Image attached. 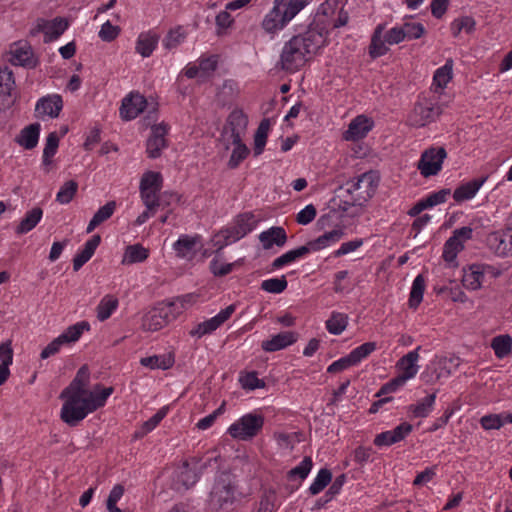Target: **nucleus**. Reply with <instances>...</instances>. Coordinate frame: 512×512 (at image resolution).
<instances>
[{"mask_svg":"<svg viewBox=\"0 0 512 512\" xmlns=\"http://www.w3.org/2000/svg\"><path fill=\"white\" fill-rule=\"evenodd\" d=\"M475 20L470 16H464L455 19L451 24V30L454 36H458L462 30L471 32L475 27Z\"/></svg>","mask_w":512,"mask_h":512,"instance_id":"obj_58","label":"nucleus"},{"mask_svg":"<svg viewBox=\"0 0 512 512\" xmlns=\"http://www.w3.org/2000/svg\"><path fill=\"white\" fill-rule=\"evenodd\" d=\"M484 275L481 273L478 264H472L469 269L464 271L462 283L470 290H478L483 282Z\"/></svg>","mask_w":512,"mask_h":512,"instance_id":"obj_38","label":"nucleus"},{"mask_svg":"<svg viewBox=\"0 0 512 512\" xmlns=\"http://www.w3.org/2000/svg\"><path fill=\"white\" fill-rule=\"evenodd\" d=\"M378 186V177L373 171L365 172L358 177L348 180L339 188L343 205L339 207L348 211L351 206L364 205L375 193Z\"/></svg>","mask_w":512,"mask_h":512,"instance_id":"obj_2","label":"nucleus"},{"mask_svg":"<svg viewBox=\"0 0 512 512\" xmlns=\"http://www.w3.org/2000/svg\"><path fill=\"white\" fill-rule=\"evenodd\" d=\"M42 216L43 210L40 207H34L28 211L25 217L20 221L19 225L16 227V233L25 234L30 232L40 222Z\"/></svg>","mask_w":512,"mask_h":512,"instance_id":"obj_34","label":"nucleus"},{"mask_svg":"<svg viewBox=\"0 0 512 512\" xmlns=\"http://www.w3.org/2000/svg\"><path fill=\"white\" fill-rule=\"evenodd\" d=\"M413 430V426L408 422H403L393 430H388L377 434L374 438V445L377 447L391 446L404 440Z\"/></svg>","mask_w":512,"mask_h":512,"instance_id":"obj_17","label":"nucleus"},{"mask_svg":"<svg viewBox=\"0 0 512 512\" xmlns=\"http://www.w3.org/2000/svg\"><path fill=\"white\" fill-rule=\"evenodd\" d=\"M481 426L485 430L500 429L504 425L503 416L500 414L485 415L480 419Z\"/></svg>","mask_w":512,"mask_h":512,"instance_id":"obj_64","label":"nucleus"},{"mask_svg":"<svg viewBox=\"0 0 512 512\" xmlns=\"http://www.w3.org/2000/svg\"><path fill=\"white\" fill-rule=\"evenodd\" d=\"M384 28V24H379L372 34L371 43L369 46V55L372 59L383 56L388 52V47L385 45L387 42L385 39H382Z\"/></svg>","mask_w":512,"mask_h":512,"instance_id":"obj_31","label":"nucleus"},{"mask_svg":"<svg viewBox=\"0 0 512 512\" xmlns=\"http://www.w3.org/2000/svg\"><path fill=\"white\" fill-rule=\"evenodd\" d=\"M199 240L198 236L191 237L188 235L181 236L173 245L174 250L176 251L177 256L185 258L189 255L194 254L195 246L197 241Z\"/></svg>","mask_w":512,"mask_h":512,"instance_id":"obj_40","label":"nucleus"},{"mask_svg":"<svg viewBox=\"0 0 512 512\" xmlns=\"http://www.w3.org/2000/svg\"><path fill=\"white\" fill-rule=\"evenodd\" d=\"M332 480V473L327 468H322L318 472L313 483L309 487V492L312 495L319 494Z\"/></svg>","mask_w":512,"mask_h":512,"instance_id":"obj_52","label":"nucleus"},{"mask_svg":"<svg viewBox=\"0 0 512 512\" xmlns=\"http://www.w3.org/2000/svg\"><path fill=\"white\" fill-rule=\"evenodd\" d=\"M162 176L159 172L148 171L144 173L140 181V191H160L162 188Z\"/></svg>","mask_w":512,"mask_h":512,"instance_id":"obj_45","label":"nucleus"},{"mask_svg":"<svg viewBox=\"0 0 512 512\" xmlns=\"http://www.w3.org/2000/svg\"><path fill=\"white\" fill-rule=\"evenodd\" d=\"M298 334L293 331L280 332L272 336L271 339L264 340L261 343V348L265 352H275L294 344L297 341Z\"/></svg>","mask_w":512,"mask_h":512,"instance_id":"obj_20","label":"nucleus"},{"mask_svg":"<svg viewBox=\"0 0 512 512\" xmlns=\"http://www.w3.org/2000/svg\"><path fill=\"white\" fill-rule=\"evenodd\" d=\"M120 31H121V29L119 26L113 25L109 20H107L101 26V29H100L98 35L102 41L111 42L118 37V35L120 34Z\"/></svg>","mask_w":512,"mask_h":512,"instance_id":"obj_62","label":"nucleus"},{"mask_svg":"<svg viewBox=\"0 0 512 512\" xmlns=\"http://www.w3.org/2000/svg\"><path fill=\"white\" fill-rule=\"evenodd\" d=\"M175 363L174 354L169 352L162 355H153L140 359V364L151 369L167 370Z\"/></svg>","mask_w":512,"mask_h":512,"instance_id":"obj_29","label":"nucleus"},{"mask_svg":"<svg viewBox=\"0 0 512 512\" xmlns=\"http://www.w3.org/2000/svg\"><path fill=\"white\" fill-rule=\"evenodd\" d=\"M264 417L260 414L248 413L228 428L229 435L238 440L248 441L255 437L263 428Z\"/></svg>","mask_w":512,"mask_h":512,"instance_id":"obj_7","label":"nucleus"},{"mask_svg":"<svg viewBox=\"0 0 512 512\" xmlns=\"http://www.w3.org/2000/svg\"><path fill=\"white\" fill-rule=\"evenodd\" d=\"M100 242H101V237H100V235L96 234V235H93L91 237V239H89L85 243L83 250L80 253H78L73 259V270L74 271L80 270V268L91 259V257L95 253V250L99 246Z\"/></svg>","mask_w":512,"mask_h":512,"instance_id":"obj_27","label":"nucleus"},{"mask_svg":"<svg viewBox=\"0 0 512 512\" xmlns=\"http://www.w3.org/2000/svg\"><path fill=\"white\" fill-rule=\"evenodd\" d=\"M168 125L160 123L151 127V135L146 142V152L149 158L156 159L161 156V152L168 146L166 135L168 134Z\"/></svg>","mask_w":512,"mask_h":512,"instance_id":"obj_11","label":"nucleus"},{"mask_svg":"<svg viewBox=\"0 0 512 512\" xmlns=\"http://www.w3.org/2000/svg\"><path fill=\"white\" fill-rule=\"evenodd\" d=\"M235 266V263H221L220 260L215 257L210 261L209 269L210 272L216 277H223L228 275Z\"/></svg>","mask_w":512,"mask_h":512,"instance_id":"obj_61","label":"nucleus"},{"mask_svg":"<svg viewBox=\"0 0 512 512\" xmlns=\"http://www.w3.org/2000/svg\"><path fill=\"white\" fill-rule=\"evenodd\" d=\"M313 467V461L310 456H305L299 465L287 472V478L294 480L299 478L301 481L306 479Z\"/></svg>","mask_w":512,"mask_h":512,"instance_id":"obj_48","label":"nucleus"},{"mask_svg":"<svg viewBox=\"0 0 512 512\" xmlns=\"http://www.w3.org/2000/svg\"><path fill=\"white\" fill-rule=\"evenodd\" d=\"M345 481V474L338 475L332 482L329 489L326 491L325 495L315 502L313 509L319 510L323 508L327 503H329L337 494L340 493Z\"/></svg>","mask_w":512,"mask_h":512,"instance_id":"obj_37","label":"nucleus"},{"mask_svg":"<svg viewBox=\"0 0 512 512\" xmlns=\"http://www.w3.org/2000/svg\"><path fill=\"white\" fill-rule=\"evenodd\" d=\"M198 478L195 469L190 467L188 461H184L175 471L174 486L177 490L181 488L187 490L198 481Z\"/></svg>","mask_w":512,"mask_h":512,"instance_id":"obj_23","label":"nucleus"},{"mask_svg":"<svg viewBox=\"0 0 512 512\" xmlns=\"http://www.w3.org/2000/svg\"><path fill=\"white\" fill-rule=\"evenodd\" d=\"M259 240L264 249L268 250L273 245L284 246L287 241V234L283 227L273 226L259 235Z\"/></svg>","mask_w":512,"mask_h":512,"instance_id":"obj_25","label":"nucleus"},{"mask_svg":"<svg viewBox=\"0 0 512 512\" xmlns=\"http://www.w3.org/2000/svg\"><path fill=\"white\" fill-rule=\"evenodd\" d=\"M64 401L60 418L61 420L71 427L77 426L88 415L80 405V398L64 397Z\"/></svg>","mask_w":512,"mask_h":512,"instance_id":"obj_13","label":"nucleus"},{"mask_svg":"<svg viewBox=\"0 0 512 512\" xmlns=\"http://www.w3.org/2000/svg\"><path fill=\"white\" fill-rule=\"evenodd\" d=\"M235 499V486L231 474L222 472L217 478L210 492L209 505L214 510L232 504Z\"/></svg>","mask_w":512,"mask_h":512,"instance_id":"obj_5","label":"nucleus"},{"mask_svg":"<svg viewBox=\"0 0 512 512\" xmlns=\"http://www.w3.org/2000/svg\"><path fill=\"white\" fill-rule=\"evenodd\" d=\"M149 256V250L141 244L128 245L125 248L122 264L130 265L144 262Z\"/></svg>","mask_w":512,"mask_h":512,"instance_id":"obj_35","label":"nucleus"},{"mask_svg":"<svg viewBox=\"0 0 512 512\" xmlns=\"http://www.w3.org/2000/svg\"><path fill=\"white\" fill-rule=\"evenodd\" d=\"M403 32L405 33V39L414 40L419 39L425 33V28L421 23L416 22H405L402 25Z\"/></svg>","mask_w":512,"mask_h":512,"instance_id":"obj_60","label":"nucleus"},{"mask_svg":"<svg viewBox=\"0 0 512 512\" xmlns=\"http://www.w3.org/2000/svg\"><path fill=\"white\" fill-rule=\"evenodd\" d=\"M491 347L498 358H505L511 353L512 337L508 334L498 335L492 339Z\"/></svg>","mask_w":512,"mask_h":512,"instance_id":"obj_41","label":"nucleus"},{"mask_svg":"<svg viewBox=\"0 0 512 512\" xmlns=\"http://www.w3.org/2000/svg\"><path fill=\"white\" fill-rule=\"evenodd\" d=\"M309 3L310 0H274L272 10L262 21L263 29L268 33L282 29Z\"/></svg>","mask_w":512,"mask_h":512,"instance_id":"obj_3","label":"nucleus"},{"mask_svg":"<svg viewBox=\"0 0 512 512\" xmlns=\"http://www.w3.org/2000/svg\"><path fill=\"white\" fill-rule=\"evenodd\" d=\"M249 149L246 145H238L234 147L230 159L228 161V167L235 169L239 164L248 156Z\"/></svg>","mask_w":512,"mask_h":512,"instance_id":"obj_63","label":"nucleus"},{"mask_svg":"<svg viewBox=\"0 0 512 512\" xmlns=\"http://www.w3.org/2000/svg\"><path fill=\"white\" fill-rule=\"evenodd\" d=\"M185 39V33L181 27H177L169 31L165 39L163 40L164 47L166 49H173L182 43Z\"/></svg>","mask_w":512,"mask_h":512,"instance_id":"obj_59","label":"nucleus"},{"mask_svg":"<svg viewBox=\"0 0 512 512\" xmlns=\"http://www.w3.org/2000/svg\"><path fill=\"white\" fill-rule=\"evenodd\" d=\"M144 205L148 210H154L159 206H168L169 202L166 201V197H176V193L164 192L160 196H157L158 191H140Z\"/></svg>","mask_w":512,"mask_h":512,"instance_id":"obj_33","label":"nucleus"},{"mask_svg":"<svg viewBox=\"0 0 512 512\" xmlns=\"http://www.w3.org/2000/svg\"><path fill=\"white\" fill-rule=\"evenodd\" d=\"M59 146V137L56 132H51L46 138V144L43 150L42 162L48 166L52 163V157L57 153Z\"/></svg>","mask_w":512,"mask_h":512,"instance_id":"obj_49","label":"nucleus"},{"mask_svg":"<svg viewBox=\"0 0 512 512\" xmlns=\"http://www.w3.org/2000/svg\"><path fill=\"white\" fill-rule=\"evenodd\" d=\"M78 191V183L74 180L66 181L56 194V201L60 204H68Z\"/></svg>","mask_w":512,"mask_h":512,"instance_id":"obj_50","label":"nucleus"},{"mask_svg":"<svg viewBox=\"0 0 512 512\" xmlns=\"http://www.w3.org/2000/svg\"><path fill=\"white\" fill-rule=\"evenodd\" d=\"M420 349L421 346H418L415 350L401 357L396 364V367L401 371L399 375L406 381L413 378L419 370L417 362L419 360Z\"/></svg>","mask_w":512,"mask_h":512,"instance_id":"obj_22","label":"nucleus"},{"mask_svg":"<svg viewBox=\"0 0 512 512\" xmlns=\"http://www.w3.org/2000/svg\"><path fill=\"white\" fill-rule=\"evenodd\" d=\"M159 36L152 32L141 33L136 42V51L142 57H149L157 46Z\"/></svg>","mask_w":512,"mask_h":512,"instance_id":"obj_32","label":"nucleus"},{"mask_svg":"<svg viewBox=\"0 0 512 512\" xmlns=\"http://www.w3.org/2000/svg\"><path fill=\"white\" fill-rule=\"evenodd\" d=\"M248 124L247 116L241 110L232 111L227 120L229 130H245ZM227 128H225V131Z\"/></svg>","mask_w":512,"mask_h":512,"instance_id":"obj_55","label":"nucleus"},{"mask_svg":"<svg viewBox=\"0 0 512 512\" xmlns=\"http://www.w3.org/2000/svg\"><path fill=\"white\" fill-rule=\"evenodd\" d=\"M256 224L257 220L253 213L246 212L238 215L235 219L233 227L219 232L218 237H222L224 242L221 243L217 253H219V251L229 243L235 242L246 236L256 227Z\"/></svg>","mask_w":512,"mask_h":512,"instance_id":"obj_8","label":"nucleus"},{"mask_svg":"<svg viewBox=\"0 0 512 512\" xmlns=\"http://www.w3.org/2000/svg\"><path fill=\"white\" fill-rule=\"evenodd\" d=\"M435 399H436V394L435 393L430 394V395L426 396L424 399H422L421 401H419L417 404L410 405L409 411L412 412V414L416 418L427 417L433 409Z\"/></svg>","mask_w":512,"mask_h":512,"instance_id":"obj_42","label":"nucleus"},{"mask_svg":"<svg viewBox=\"0 0 512 512\" xmlns=\"http://www.w3.org/2000/svg\"><path fill=\"white\" fill-rule=\"evenodd\" d=\"M373 127V121L364 115H359L351 121L344 138L348 141H356L364 138Z\"/></svg>","mask_w":512,"mask_h":512,"instance_id":"obj_19","label":"nucleus"},{"mask_svg":"<svg viewBox=\"0 0 512 512\" xmlns=\"http://www.w3.org/2000/svg\"><path fill=\"white\" fill-rule=\"evenodd\" d=\"M442 113V108L438 102L431 99H419L412 111L409 113L407 122L413 127H424L434 122Z\"/></svg>","mask_w":512,"mask_h":512,"instance_id":"obj_6","label":"nucleus"},{"mask_svg":"<svg viewBox=\"0 0 512 512\" xmlns=\"http://www.w3.org/2000/svg\"><path fill=\"white\" fill-rule=\"evenodd\" d=\"M425 290V279L423 275L419 274L413 281L410 297H409V307L412 309H416L419 304L422 302L423 294Z\"/></svg>","mask_w":512,"mask_h":512,"instance_id":"obj_43","label":"nucleus"},{"mask_svg":"<svg viewBox=\"0 0 512 512\" xmlns=\"http://www.w3.org/2000/svg\"><path fill=\"white\" fill-rule=\"evenodd\" d=\"M447 157L444 147H431L422 152L420 160L417 163V169L425 178L437 175L442 164Z\"/></svg>","mask_w":512,"mask_h":512,"instance_id":"obj_10","label":"nucleus"},{"mask_svg":"<svg viewBox=\"0 0 512 512\" xmlns=\"http://www.w3.org/2000/svg\"><path fill=\"white\" fill-rule=\"evenodd\" d=\"M328 11L325 4H321L320 7L317 10V13L314 16L313 21L309 24L307 30H318V32H321L324 43L326 44L327 35H328Z\"/></svg>","mask_w":512,"mask_h":512,"instance_id":"obj_39","label":"nucleus"},{"mask_svg":"<svg viewBox=\"0 0 512 512\" xmlns=\"http://www.w3.org/2000/svg\"><path fill=\"white\" fill-rule=\"evenodd\" d=\"M235 309V304L227 306L225 309L221 310L216 316L202 323H199L195 329L190 331V334L192 336H197L200 338L206 334L212 333L231 317Z\"/></svg>","mask_w":512,"mask_h":512,"instance_id":"obj_15","label":"nucleus"},{"mask_svg":"<svg viewBox=\"0 0 512 512\" xmlns=\"http://www.w3.org/2000/svg\"><path fill=\"white\" fill-rule=\"evenodd\" d=\"M288 282L286 277L282 275L279 278H270L262 281L261 289L273 294H280L287 288Z\"/></svg>","mask_w":512,"mask_h":512,"instance_id":"obj_53","label":"nucleus"},{"mask_svg":"<svg viewBox=\"0 0 512 512\" xmlns=\"http://www.w3.org/2000/svg\"><path fill=\"white\" fill-rule=\"evenodd\" d=\"M452 78V60H448L444 66L438 68L435 71L433 81L434 84L440 88H443Z\"/></svg>","mask_w":512,"mask_h":512,"instance_id":"obj_54","label":"nucleus"},{"mask_svg":"<svg viewBox=\"0 0 512 512\" xmlns=\"http://www.w3.org/2000/svg\"><path fill=\"white\" fill-rule=\"evenodd\" d=\"M324 45L321 32L317 29L306 30L285 43L279 65L285 71L295 72L305 65L308 55L316 53Z\"/></svg>","mask_w":512,"mask_h":512,"instance_id":"obj_1","label":"nucleus"},{"mask_svg":"<svg viewBox=\"0 0 512 512\" xmlns=\"http://www.w3.org/2000/svg\"><path fill=\"white\" fill-rule=\"evenodd\" d=\"M464 249V244L462 241L456 239V237L451 236L444 244L443 248V259L446 262H453L456 260L457 254Z\"/></svg>","mask_w":512,"mask_h":512,"instance_id":"obj_51","label":"nucleus"},{"mask_svg":"<svg viewBox=\"0 0 512 512\" xmlns=\"http://www.w3.org/2000/svg\"><path fill=\"white\" fill-rule=\"evenodd\" d=\"M239 382L243 389L255 390L257 388H264L266 386L263 379L257 377V372H248L245 375L240 376Z\"/></svg>","mask_w":512,"mask_h":512,"instance_id":"obj_57","label":"nucleus"},{"mask_svg":"<svg viewBox=\"0 0 512 512\" xmlns=\"http://www.w3.org/2000/svg\"><path fill=\"white\" fill-rule=\"evenodd\" d=\"M376 343L375 342H366L355 349H353L349 355L354 361V363L357 365L360 363L363 359L367 358L373 351L376 350Z\"/></svg>","mask_w":512,"mask_h":512,"instance_id":"obj_56","label":"nucleus"},{"mask_svg":"<svg viewBox=\"0 0 512 512\" xmlns=\"http://www.w3.org/2000/svg\"><path fill=\"white\" fill-rule=\"evenodd\" d=\"M486 180L487 176L475 178L471 181L460 184L453 192V199L457 203H462L472 199L486 182Z\"/></svg>","mask_w":512,"mask_h":512,"instance_id":"obj_24","label":"nucleus"},{"mask_svg":"<svg viewBox=\"0 0 512 512\" xmlns=\"http://www.w3.org/2000/svg\"><path fill=\"white\" fill-rule=\"evenodd\" d=\"M505 231H494L486 238L487 246L497 256L505 257L510 253Z\"/></svg>","mask_w":512,"mask_h":512,"instance_id":"obj_28","label":"nucleus"},{"mask_svg":"<svg viewBox=\"0 0 512 512\" xmlns=\"http://www.w3.org/2000/svg\"><path fill=\"white\" fill-rule=\"evenodd\" d=\"M11 58L9 61L13 65L34 68L37 60L34 58L32 48L29 44H14L10 50Z\"/></svg>","mask_w":512,"mask_h":512,"instance_id":"obj_18","label":"nucleus"},{"mask_svg":"<svg viewBox=\"0 0 512 512\" xmlns=\"http://www.w3.org/2000/svg\"><path fill=\"white\" fill-rule=\"evenodd\" d=\"M113 391V387L102 388L100 384H96L92 391H87L86 395L80 396V405L87 414L92 413L105 405Z\"/></svg>","mask_w":512,"mask_h":512,"instance_id":"obj_12","label":"nucleus"},{"mask_svg":"<svg viewBox=\"0 0 512 512\" xmlns=\"http://www.w3.org/2000/svg\"><path fill=\"white\" fill-rule=\"evenodd\" d=\"M68 21L62 17H56L51 21L45 20L44 42L49 43L58 39L68 28Z\"/></svg>","mask_w":512,"mask_h":512,"instance_id":"obj_30","label":"nucleus"},{"mask_svg":"<svg viewBox=\"0 0 512 512\" xmlns=\"http://www.w3.org/2000/svg\"><path fill=\"white\" fill-rule=\"evenodd\" d=\"M115 209V201H109L104 206L100 207L90 220L86 232L91 233L97 226L108 220L113 215Z\"/></svg>","mask_w":512,"mask_h":512,"instance_id":"obj_36","label":"nucleus"},{"mask_svg":"<svg viewBox=\"0 0 512 512\" xmlns=\"http://www.w3.org/2000/svg\"><path fill=\"white\" fill-rule=\"evenodd\" d=\"M63 107V101L60 95H48L38 100L35 106V111L39 115L50 116L51 118L58 117Z\"/></svg>","mask_w":512,"mask_h":512,"instance_id":"obj_21","label":"nucleus"},{"mask_svg":"<svg viewBox=\"0 0 512 512\" xmlns=\"http://www.w3.org/2000/svg\"><path fill=\"white\" fill-rule=\"evenodd\" d=\"M90 373L87 365H83L79 368L74 379L70 384L62 390L59 398L67 396L80 398V396L86 395L89 384Z\"/></svg>","mask_w":512,"mask_h":512,"instance_id":"obj_16","label":"nucleus"},{"mask_svg":"<svg viewBox=\"0 0 512 512\" xmlns=\"http://www.w3.org/2000/svg\"><path fill=\"white\" fill-rule=\"evenodd\" d=\"M90 330V324L87 321H80L74 325L69 326L61 335L50 342L41 352L42 359H47L50 356L59 352L64 344H70L78 341L84 331Z\"/></svg>","mask_w":512,"mask_h":512,"instance_id":"obj_9","label":"nucleus"},{"mask_svg":"<svg viewBox=\"0 0 512 512\" xmlns=\"http://www.w3.org/2000/svg\"><path fill=\"white\" fill-rule=\"evenodd\" d=\"M348 316L343 313L333 312L326 321V328L333 335L341 334L347 327Z\"/></svg>","mask_w":512,"mask_h":512,"instance_id":"obj_46","label":"nucleus"},{"mask_svg":"<svg viewBox=\"0 0 512 512\" xmlns=\"http://www.w3.org/2000/svg\"><path fill=\"white\" fill-rule=\"evenodd\" d=\"M178 306V302H161L151 308L142 318V328L145 331L155 332L180 315L179 309H173Z\"/></svg>","mask_w":512,"mask_h":512,"instance_id":"obj_4","label":"nucleus"},{"mask_svg":"<svg viewBox=\"0 0 512 512\" xmlns=\"http://www.w3.org/2000/svg\"><path fill=\"white\" fill-rule=\"evenodd\" d=\"M118 307V299L106 295L97 306V318L99 321L107 320Z\"/></svg>","mask_w":512,"mask_h":512,"instance_id":"obj_44","label":"nucleus"},{"mask_svg":"<svg viewBox=\"0 0 512 512\" xmlns=\"http://www.w3.org/2000/svg\"><path fill=\"white\" fill-rule=\"evenodd\" d=\"M344 236V230L342 228L333 229L329 232L324 233L318 238L312 240L317 251L330 246L333 243L338 242Z\"/></svg>","mask_w":512,"mask_h":512,"instance_id":"obj_47","label":"nucleus"},{"mask_svg":"<svg viewBox=\"0 0 512 512\" xmlns=\"http://www.w3.org/2000/svg\"><path fill=\"white\" fill-rule=\"evenodd\" d=\"M147 106L146 98L138 92H131L123 100L120 107V116L123 120L135 119Z\"/></svg>","mask_w":512,"mask_h":512,"instance_id":"obj_14","label":"nucleus"},{"mask_svg":"<svg viewBox=\"0 0 512 512\" xmlns=\"http://www.w3.org/2000/svg\"><path fill=\"white\" fill-rule=\"evenodd\" d=\"M40 128L41 126L39 123H32L24 127L16 137L15 141L23 148L32 150L38 144Z\"/></svg>","mask_w":512,"mask_h":512,"instance_id":"obj_26","label":"nucleus"}]
</instances>
